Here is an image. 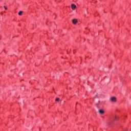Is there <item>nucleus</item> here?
Segmentation results:
<instances>
[{
	"instance_id": "1",
	"label": "nucleus",
	"mask_w": 131,
	"mask_h": 131,
	"mask_svg": "<svg viewBox=\"0 0 131 131\" xmlns=\"http://www.w3.org/2000/svg\"><path fill=\"white\" fill-rule=\"evenodd\" d=\"M110 101L111 103H116V102H117V98L115 96L111 97L110 98Z\"/></svg>"
},
{
	"instance_id": "2",
	"label": "nucleus",
	"mask_w": 131,
	"mask_h": 131,
	"mask_svg": "<svg viewBox=\"0 0 131 131\" xmlns=\"http://www.w3.org/2000/svg\"><path fill=\"white\" fill-rule=\"evenodd\" d=\"M71 8H72V10H75L76 9V5L73 4L71 5Z\"/></svg>"
},
{
	"instance_id": "3",
	"label": "nucleus",
	"mask_w": 131,
	"mask_h": 131,
	"mask_svg": "<svg viewBox=\"0 0 131 131\" xmlns=\"http://www.w3.org/2000/svg\"><path fill=\"white\" fill-rule=\"evenodd\" d=\"M99 113H100V114H103L104 113H105V112H104V111H103V110H99Z\"/></svg>"
},
{
	"instance_id": "4",
	"label": "nucleus",
	"mask_w": 131,
	"mask_h": 131,
	"mask_svg": "<svg viewBox=\"0 0 131 131\" xmlns=\"http://www.w3.org/2000/svg\"><path fill=\"white\" fill-rule=\"evenodd\" d=\"M72 22H73V24H76V23H77V19H73Z\"/></svg>"
},
{
	"instance_id": "5",
	"label": "nucleus",
	"mask_w": 131,
	"mask_h": 131,
	"mask_svg": "<svg viewBox=\"0 0 131 131\" xmlns=\"http://www.w3.org/2000/svg\"><path fill=\"white\" fill-rule=\"evenodd\" d=\"M22 13H23V11H19V12L18 13V15L19 16H22Z\"/></svg>"
},
{
	"instance_id": "6",
	"label": "nucleus",
	"mask_w": 131,
	"mask_h": 131,
	"mask_svg": "<svg viewBox=\"0 0 131 131\" xmlns=\"http://www.w3.org/2000/svg\"><path fill=\"white\" fill-rule=\"evenodd\" d=\"M55 101H56V102H59V101H60V98H56Z\"/></svg>"
},
{
	"instance_id": "7",
	"label": "nucleus",
	"mask_w": 131,
	"mask_h": 131,
	"mask_svg": "<svg viewBox=\"0 0 131 131\" xmlns=\"http://www.w3.org/2000/svg\"><path fill=\"white\" fill-rule=\"evenodd\" d=\"M4 8L5 9V10H8V8L6 7V6H4Z\"/></svg>"
},
{
	"instance_id": "8",
	"label": "nucleus",
	"mask_w": 131,
	"mask_h": 131,
	"mask_svg": "<svg viewBox=\"0 0 131 131\" xmlns=\"http://www.w3.org/2000/svg\"><path fill=\"white\" fill-rule=\"evenodd\" d=\"M99 103H100V101H99L96 104H97V105H99Z\"/></svg>"
},
{
	"instance_id": "9",
	"label": "nucleus",
	"mask_w": 131,
	"mask_h": 131,
	"mask_svg": "<svg viewBox=\"0 0 131 131\" xmlns=\"http://www.w3.org/2000/svg\"><path fill=\"white\" fill-rule=\"evenodd\" d=\"M116 118H117V117L115 116V120H116Z\"/></svg>"
},
{
	"instance_id": "10",
	"label": "nucleus",
	"mask_w": 131,
	"mask_h": 131,
	"mask_svg": "<svg viewBox=\"0 0 131 131\" xmlns=\"http://www.w3.org/2000/svg\"><path fill=\"white\" fill-rule=\"evenodd\" d=\"M74 54H75V52L74 51Z\"/></svg>"
}]
</instances>
